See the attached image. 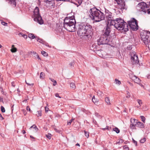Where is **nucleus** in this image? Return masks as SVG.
I'll use <instances>...</instances> for the list:
<instances>
[{"mask_svg": "<svg viewBox=\"0 0 150 150\" xmlns=\"http://www.w3.org/2000/svg\"><path fill=\"white\" fill-rule=\"evenodd\" d=\"M74 16L71 17H67L65 18L64 22L63 27L67 30L70 32L75 31V24L76 22Z\"/></svg>", "mask_w": 150, "mask_h": 150, "instance_id": "obj_3", "label": "nucleus"}, {"mask_svg": "<svg viewBox=\"0 0 150 150\" xmlns=\"http://www.w3.org/2000/svg\"><path fill=\"white\" fill-rule=\"evenodd\" d=\"M43 45H45L46 46L48 47H51V46H50L49 45L48 43L45 41L44 42V43L43 44Z\"/></svg>", "mask_w": 150, "mask_h": 150, "instance_id": "obj_47", "label": "nucleus"}, {"mask_svg": "<svg viewBox=\"0 0 150 150\" xmlns=\"http://www.w3.org/2000/svg\"><path fill=\"white\" fill-rule=\"evenodd\" d=\"M18 35L20 37H22L25 39H26L27 38V35L24 34L22 33H19L18 34Z\"/></svg>", "mask_w": 150, "mask_h": 150, "instance_id": "obj_22", "label": "nucleus"}, {"mask_svg": "<svg viewBox=\"0 0 150 150\" xmlns=\"http://www.w3.org/2000/svg\"><path fill=\"white\" fill-rule=\"evenodd\" d=\"M135 126H136V124H131L130 125V127L132 129H136Z\"/></svg>", "mask_w": 150, "mask_h": 150, "instance_id": "obj_30", "label": "nucleus"}, {"mask_svg": "<svg viewBox=\"0 0 150 150\" xmlns=\"http://www.w3.org/2000/svg\"><path fill=\"white\" fill-rule=\"evenodd\" d=\"M49 108L46 107H45V111L46 112H47L48 111Z\"/></svg>", "mask_w": 150, "mask_h": 150, "instance_id": "obj_56", "label": "nucleus"}, {"mask_svg": "<svg viewBox=\"0 0 150 150\" xmlns=\"http://www.w3.org/2000/svg\"><path fill=\"white\" fill-rule=\"evenodd\" d=\"M17 51V48L14 47V45H12L11 46V52H15Z\"/></svg>", "mask_w": 150, "mask_h": 150, "instance_id": "obj_17", "label": "nucleus"}, {"mask_svg": "<svg viewBox=\"0 0 150 150\" xmlns=\"http://www.w3.org/2000/svg\"><path fill=\"white\" fill-rule=\"evenodd\" d=\"M0 119L1 120H2L3 119H4V118L3 117L2 115L0 114Z\"/></svg>", "mask_w": 150, "mask_h": 150, "instance_id": "obj_55", "label": "nucleus"}, {"mask_svg": "<svg viewBox=\"0 0 150 150\" xmlns=\"http://www.w3.org/2000/svg\"><path fill=\"white\" fill-rule=\"evenodd\" d=\"M1 24L4 26H7L8 23H6L4 21H2L1 22Z\"/></svg>", "mask_w": 150, "mask_h": 150, "instance_id": "obj_45", "label": "nucleus"}, {"mask_svg": "<svg viewBox=\"0 0 150 150\" xmlns=\"http://www.w3.org/2000/svg\"><path fill=\"white\" fill-rule=\"evenodd\" d=\"M128 83L130 84V85L132 86H133L132 84V83H131L130 82H129Z\"/></svg>", "mask_w": 150, "mask_h": 150, "instance_id": "obj_61", "label": "nucleus"}, {"mask_svg": "<svg viewBox=\"0 0 150 150\" xmlns=\"http://www.w3.org/2000/svg\"><path fill=\"white\" fill-rule=\"evenodd\" d=\"M131 124L136 125L137 123V120L134 118H132L131 119Z\"/></svg>", "mask_w": 150, "mask_h": 150, "instance_id": "obj_20", "label": "nucleus"}, {"mask_svg": "<svg viewBox=\"0 0 150 150\" xmlns=\"http://www.w3.org/2000/svg\"><path fill=\"white\" fill-rule=\"evenodd\" d=\"M92 27L90 25L82 24L79 26L77 33L81 38L89 39L92 37Z\"/></svg>", "mask_w": 150, "mask_h": 150, "instance_id": "obj_1", "label": "nucleus"}, {"mask_svg": "<svg viewBox=\"0 0 150 150\" xmlns=\"http://www.w3.org/2000/svg\"><path fill=\"white\" fill-rule=\"evenodd\" d=\"M132 141L133 143L135 144V145L137 146V142L134 140L133 139H132Z\"/></svg>", "mask_w": 150, "mask_h": 150, "instance_id": "obj_51", "label": "nucleus"}, {"mask_svg": "<svg viewBox=\"0 0 150 150\" xmlns=\"http://www.w3.org/2000/svg\"><path fill=\"white\" fill-rule=\"evenodd\" d=\"M110 24H108L105 30L104 31V34L103 35H104L106 37H108L109 36L110 32Z\"/></svg>", "mask_w": 150, "mask_h": 150, "instance_id": "obj_11", "label": "nucleus"}, {"mask_svg": "<svg viewBox=\"0 0 150 150\" xmlns=\"http://www.w3.org/2000/svg\"><path fill=\"white\" fill-rule=\"evenodd\" d=\"M28 37L29 38L32 39H34L35 38L34 34H33L32 33L29 34L28 35Z\"/></svg>", "mask_w": 150, "mask_h": 150, "instance_id": "obj_27", "label": "nucleus"}, {"mask_svg": "<svg viewBox=\"0 0 150 150\" xmlns=\"http://www.w3.org/2000/svg\"><path fill=\"white\" fill-rule=\"evenodd\" d=\"M111 41L109 37L102 35L97 40V44L98 45L103 44L110 45Z\"/></svg>", "mask_w": 150, "mask_h": 150, "instance_id": "obj_7", "label": "nucleus"}, {"mask_svg": "<svg viewBox=\"0 0 150 150\" xmlns=\"http://www.w3.org/2000/svg\"><path fill=\"white\" fill-rule=\"evenodd\" d=\"M37 41L42 44H43L44 43V42H45L43 40L40 38H38Z\"/></svg>", "mask_w": 150, "mask_h": 150, "instance_id": "obj_28", "label": "nucleus"}, {"mask_svg": "<svg viewBox=\"0 0 150 150\" xmlns=\"http://www.w3.org/2000/svg\"><path fill=\"white\" fill-rule=\"evenodd\" d=\"M105 101L108 105H110L111 104L110 101L108 97H106L105 98Z\"/></svg>", "mask_w": 150, "mask_h": 150, "instance_id": "obj_21", "label": "nucleus"}, {"mask_svg": "<svg viewBox=\"0 0 150 150\" xmlns=\"http://www.w3.org/2000/svg\"><path fill=\"white\" fill-rule=\"evenodd\" d=\"M27 102V100H25L23 101V102H25L26 103Z\"/></svg>", "mask_w": 150, "mask_h": 150, "instance_id": "obj_62", "label": "nucleus"}, {"mask_svg": "<svg viewBox=\"0 0 150 150\" xmlns=\"http://www.w3.org/2000/svg\"><path fill=\"white\" fill-rule=\"evenodd\" d=\"M140 117H141V119H142V120L144 122H145V117H144V116H140Z\"/></svg>", "mask_w": 150, "mask_h": 150, "instance_id": "obj_39", "label": "nucleus"}, {"mask_svg": "<svg viewBox=\"0 0 150 150\" xmlns=\"http://www.w3.org/2000/svg\"><path fill=\"white\" fill-rule=\"evenodd\" d=\"M131 29L133 30H137L138 29V26L137 24H130V25H129Z\"/></svg>", "mask_w": 150, "mask_h": 150, "instance_id": "obj_14", "label": "nucleus"}, {"mask_svg": "<svg viewBox=\"0 0 150 150\" xmlns=\"http://www.w3.org/2000/svg\"><path fill=\"white\" fill-rule=\"evenodd\" d=\"M124 142V140L122 139H120L118 140V141L115 144H120Z\"/></svg>", "mask_w": 150, "mask_h": 150, "instance_id": "obj_23", "label": "nucleus"}, {"mask_svg": "<svg viewBox=\"0 0 150 150\" xmlns=\"http://www.w3.org/2000/svg\"><path fill=\"white\" fill-rule=\"evenodd\" d=\"M26 109L27 110H29L30 111V109L28 106H27L26 107Z\"/></svg>", "mask_w": 150, "mask_h": 150, "instance_id": "obj_52", "label": "nucleus"}, {"mask_svg": "<svg viewBox=\"0 0 150 150\" xmlns=\"http://www.w3.org/2000/svg\"><path fill=\"white\" fill-rule=\"evenodd\" d=\"M33 17L34 21L37 22L40 25L43 24V21L39 13V9L38 7H36L35 8L33 11Z\"/></svg>", "mask_w": 150, "mask_h": 150, "instance_id": "obj_5", "label": "nucleus"}, {"mask_svg": "<svg viewBox=\"0 0 150 150\" xmlns=\"http://www.w3.org/2000/svg\"><path fill=\"white\" fill-rule=\"evenodd\" d=\"M12 5L16 6L15 0H8Z\"/></svg>", "mask_w": 150, "mask_h": 150, "instance_id": "obj_31", "label": "nucleus"}, {"mask_svg": "<svg viewBox=\"0 0 150 150\" xmlns=\"http://www.w3.org/2000/svg\"><path fill=\"white\" fill-rule=\"evenodd\" d=\"M46 137L49 139H50L51 138V137L52 135L50 133H48L47 134H46Z\"/></svg>", "mask_w": 150, "mask_h": 150, "instance_id": "obj_34", "label": "nucleus"}, {"mask_svg": "<svg viewBox=\"0 0 150 150\" xmlns=\"http://www.w3.org/2000/svg\"><path fill=\"white\" fill-rule=\"evenodd\" d=\"M89 12L90 17L96 22L103 20L105 18L104 14L95 7L91 8Z\"/></svg>", "mask_w": 150, "mask_h": 150, "instance_id": "obj_2", "label": "nucleus"}, {"mask_svg": "<svg viewBox=\"0 0 150 150\" xmlns=\"http://www.w3.org/2000/svg\"><path fill=\"white\" fill-rule=\"evenodd\" d=\"M53 83H53V86H55L57 84V83L56 81H55L54 82H53Z\"/></svg>", "mask_w": 150, "mask_h": 150, "instance_id": "obj_57", "label": "nucleus"}, {"mask_svg": "<svg viewBox=\"0 0 150 150\" xmlns=\"http://www.w3.org/2000/svg\"><path fill=\"white\" fill-rule=\"evenodd\" d=\"M70 86L71 87L74 89H75L76 88L75 84L74 83H71L70 84Z\"/></svg>", "mask_w": 150, "mask_h": 150, "instance_id": "obj_25", "label": "nucleus"}, {"mask_svg": "<svg viewBox=\"0 0 150 150\" xmlns=\"http://www.w3.org/2000/svg\"><path fill=\"white\" fill-rule=\"evenodd\" d=\"M113 130L116 132L117 133H119L120 132V129L117 127L113 128Z\"/></svg>", "mask_w": 150, "mask_h": 150, "instance_id": "obj_26", "label": "nucleus"}, {"mask_svg": "<svg viewBox=\"0 0 150 150\" xmlns=\"http://www.w3.org/2000/svg\"><path fill=\"white\" fill-rule=\"evenodd\" d=\"M11 83L12 86L13 87H15V82H14L13 81V82H12Z\"/></svg>", "mask_w": 150, "mask_h": 150, "instance_id": "obj_50", "label": "nucleus"}, {"mask_svg": "<svg viewBox=\"0 0 150 150\" xmlns=\"http://www.w3.org/2000/svg\"><path fill=\"white\" fill-rule=\"evenodd\" d=\"M22 132L23 133V134H24L25 133V131L24 130H23L22 131Z\"/></svg>", "mask_w": 150, "mask_h": 150, "instance_id": "obj_60", "label": "nucleus"}, {"mask_svg": "<svg viewBox=\"0 0 150 150\" xmlns=\"http://www.w3.org/2000/svg\"><path fill=\"white\" fill-rule=\"evenodd\" d=\"M84 132L85 136L87 137V138H88L89 137L88 133L85 130L84 131Z\"/></svg>", "mask_w": 150, "mask_h": 150, "instance_id": "obj_43", "label": "nucleus"}, {"mask_svg": "<svg viewBox=\"0 0 150 150\" xmlns=\"http://www.w3.org/2000/svg\"><path fill=\"white\" fill-rule=\"evenodd\" d=\"M41 53L43 56H46L47 55V53L44 51H42L41 52Z\"/></svg>", "mask_w": 150, "mask_h": 150, "instance_id": "obj_36", "label": "nucleus"}, {"mask_svg": "<svg viewBox=\"0 0 150 150\" xmlns=\"http://www.w3.org/2000/svg\"><path fill=\"white\" fill-rule=\"evenodd\" d=\"M54 130L56 132H57L58 133H60V131L59 130H58L57 129L55 128L54 129Z\"/></svg>", "mask_w": 150, "mask_h": 150, "instance_id": "obj_53", "label": "nucleus"}, {"mask_svg": "<svg viewBox=\"0 0 150 150\" xmlns=\"http://www.w3.org/2000/svg\"><path fill=\"white\" fill-rule=\"evenodd\" d=\"M112 24L111 25H113L119 30H124L126 32L128 30L127 24L123 20L120 18L115 19V21H112Z\"/></svg>", "mask_w": 150, "mask_h": 150, "instance_id": "obj_4", "label": "nucleus"}, {"mask_svg": "<svg viewBox=\"0 0 150 150\" xmlns=\"http://www.w3.org/2000/svg\"><path fill=\"white\" fill-rule=\"evenodd\" d=\"M115 83L116 84H118V85H120L121 83V81L117 79H115Z\"/></svg>", "mask_w": 150, "mask_h": 150, "instance_id": "obj_29", "label": "nucleus"}, {"mask_svg": "<svg viewBox=\"0 0 150 150\" xmlns=\"http://www.w3.org/2000/svg\"><path fill=\"white\" fill-rule=\"evenodd\" d=\"M32 128H33L35 129V132H37L38 130V129L37 128V127L35 125H33L29 129H31Z\"/></svg>", "mask_w": 150, "mask_h": 150, "instance_id": "obj_18", "label": "nucleus"}, {"mask_svg": "<svg viewBox=\"0 0 150 150\" xmlns=\"http://www.w3.org/2000/svg\"><path fill=\"white\" fill-rule=\"evenodd\" d=\"M131 79L136 83L139 84L140 83V79L136 76L134 75L132 76V77H131Z\"/></svg>", "mask_w": 150, "mask_h": 150, "instance_id": "obj_12", "label": "nucleus"}, {"mask_svg": "<svg viewBox=\"0 0 150 150\" xmlns=\"http://www.w3.org/2000/svg\"><path fill=\"white\" fill-rule=\"evenodd\" d=\"M136 126L141 128H143L144 126V124L141 122H137V124L136 125Z\"/></svg>", "mask_w": 150, "mask_h": 150, "instance_id": "obj_16", "label": "nucleus"}, {"mask_svg": "<svg viewBox=\"0 0 150 150\" xmlns=\"http://www.w3.org/2000/svg\"><path fill=\"white\" fill-rule=\"evenodd\" d=\"M74 120V119H71V120H70L68 122L67 125H70L71 124V122Z\"/></svg>", "mask_w": 150, "mask_h": 150, "instance_id": "obj_38", "label": "nucleus"}, {"mask_svg": "<svg viewBox=\"0 0 150 150\" xmlns=\"http://www.w3.org/2000/svg\"><path fill=\"white\" fill-rule=\"evenodd\" d=\"M30 54L34 57L41 60L39 56L36 52H34V51H31L30 52Z\"/></svg>", "mask_w": 150, "mask_h": 150, "instance_id": "obj_15", "label": "nucleus"}, {"mask_svg": "<svg viewBox=\"0 0 150 150\" xmlns=\"http://www.w3.org/2000/svg\"><path fill=\"white\" fill-rule=\"evenodd\" d=\"M36 115L38 117L41 116L42 115V112L41 111H37Z\"/></svg>", "mask_w": 150, "mask_h": 150, "instance_id": "obj_32", "label": "nucleus"}, {"mask_svg": "<svg viewBox=\"0 0 150 150\" xmlns=\"http://www.w3.org/2000/svg\"><path fill=\"white\" fill-rule=\"evenodd\" d=\"M74 62L73 61L72 62H71V63H70L69 64V65L71 67H74Z\"/></svg>", "mask_w": 150, "mask_h": 150, "instance_id": "obj_44", "label": "nucleus"}, {"mask_svg": "<svg viewBox=\"0 0 150 150\" xmlns=\"http://www.w3.org/2000/svg\"><path fill=\"white\" fill-rule=\"evenodd\" d=\"M83 0H78V3L79 4V5H80L82 3V1Z\"/></svg>", "mask_w": 150, "mask_h": 150, "instance_id": "obj_48", "label": "nucleus"}, {"mask_svg": "<svg viewBox=\"0 0 150 150\" xmlns=\"http://www.w3.org/2000/svg\"><path fill=\"white\" fill-rule=\"evenodd\" d=\"M150 32L147 31H143L141 32V38L145 45L148 44Z\"/></svg>", "mask_w": 150, "mask_h": 150, "instance_id": "obj_8", "label": "nucleus"}, {"mask_svg": "<svg viewBox=\"0 0 150 150\" xmlns=\"http://www.w3.org/2000/svg\"><path fill=\"white\" fill-rule=\"evenodd\" d=\"M127 95L126 96V97L127 98H129L130 97V93L129 91H127Z\"/></svg>", "mask_w": 150, "mask_h": 150, "instance_id": "obj_46", "label": "nucleus"}, {"mask_svg": "<svg viewBox=\"0 0 150 150\" xmlns=\"http://www.w3.org/2000/svg\"><path fill=\"white\" fill-rule=\"evenodd\" d=\"M1 93L3 94H4V92L3 90V89L1 88Z\"/></svg>", "mask_w": 150, "mask_h": 150, "instance_id": "obj_59", "label": "nucleus"}, {"mask_svg": "<svg viewBox=\"0 0 150 150\" xmlns=\"http://www.w3.org/2000/svg\"><path fill=\"white\" fill-rule=\"evenodd\" d=\"M146 139L145 138H144L143 139H142L140 140V142L141 143H144L146 141Z\"/></svg>", "mask_w": 150, "mask_h": 150, "instance_id": "obj_37", "label": "nucleus"}, {"mask_svg": "<svg viewBox=\"0 0 150 150\" xmlns=\"http://www.w3.org/2000/svg\"><path fill=\"white\" fill-rule=\"evenodd\" d=\"M44 1L47 3H48L50 4L51 2H52L54 1V0H44Z\"/></svg>", "mask_w": 150, "mask_h": 150, "instance_id": "obj_41", "label": "nucleus"}, {"mask_svg": "<svg viewBox=\"0 0 150 150\" xmlns=\"http://www.w3.org/2000/svg\"><path fill=\"white\" fill-rule=\"evenodd\" d=\"M131 61L133 64H137L139 63L138 56L135 52L131 53Z\"/></svg>", "mask_w": 150, "mask_h": 150, "instance_id": "obj_10", "label": "nucleus"}, {"mask_svg": "<svg viewBox=\"0 0 150 150\" xmlns=\"http://www.w3.org/2000/svg\"><path fill=\"white\" fill-rule=\"evenodd\" d=\"M30 137L31 138H33V139H35V138L33 136H30Z\"/></svg>", "mask_w": 150, "mask_h": 150, "instance_id": "obj_64", "label": "nucleus"}, {"mask_svg": "<svg viewBox=\"0 0 150 150\" xmlns=\"http://www.w3.org/2000/svg\"><path fill=\"white\" fill-rule=\"evenodd\" d=\"M137 101L139 105L141 106L142 104V100L140 99H137Z\"/></svg>", "mask_w": 150, "mask_h": 150, "instance_id": "obj_35", "label": "nucleus"}, {"mask_svg": "<svg viewBox=\"0 0 150 150\" xmlns=\"http://www.w3.org/2000/svg\"><path fill=\"white\" fill-rule=\"evenodd\" d=\"M123 149L126 150H129V147L127 145H125L123 146Z\"/></svg>", "mask_w": 150, "mask_h": 150, "instance_id": "obj_40", "label": "nucleus"}, {"mask_svg": "<svg viewBox=\"0 0 150 150\" xmlns=\"http://www.w3.org/2000/svg\"><path fill=\"white\" fill-rule=\"evenodd\" d=\"M105 128H106V129H108V130H109V129L108 128V126H106V127Z\"/></svg>", "mask_w": 150, "mask_h": 150, "instance_id": "obj_63", "label": "nucleus"}, {"mask_svg": "<svg viewBox=\"0 0 150 150\" xmlns=\"http://www.w3.org/2000/svg\"><path fill=\"white\" fill-rule=\"evenodd\" d=\"M92 100L95 105H97L98 104V100L97 99H96L94 96L92 98Z\"/></svg>", "mask_w": 150, "mask_h": 150, "instance_id": "obj_19", "label": "nucleus"}, {"mask_svg": "<svg viewBox=\"0 0 150 150\" xmlns=\"http://www.w3.org/2000/svg\"><path fill=\"white\" fill-rule=\"evenodd\" d=\"M150 7H148L146 4L144 2H142L139 3L137 6V9L140 11H142L144 13H147L150 14V3H149Z\"/></svg>", "mask_w": 150, "mask_h": 150, "instance_id": "obj_6", "label": "nucleus"}, {"mask_svg": "<svg viewBox=\"0 0 150 150\" xmlns=\"http://www.w3.org/2000/svg\"><path fill=\"white\" fill-rule=\"evenodd\" d=\"M45 77V74L44 73L42 72L40 74V78L41 79H43Z\"/></svg>", "mask_w": 150, "mask_h": 150, "instance_id": "obj_33", "label": "nucleus"}, {"mask_svg": "<svg viewBox=\"0 0 150 150\" xmlns=\"http://www.w3.org/2000/svg\"><path fill=\"white\" fill-rule=\"evenodd\" d=\"M105 17L108 21V24H110V25H111L112 24V21H115V20L111 12L106 9H105Z\"/></svg>", "mask_w": 150, "mask_h": 150, "instance_id": "obj_9", "label": "nucleus"}, {"mask_svg": "<svg viewBox=\"0 0 150 150\" xmlns=\"http://www.w3.org/2000/svg\"><path fill=\"white\" fill-rule=\"evenodd\" d=\"M128 23L129 25H130V24L135 25L137 24V21L134 18H132L130 21H128Z\"/></svg>", "mask_w": 150, "mask_h": 150, "instance_id": "obj_13", "label": "nucleus"}, {"mask_svg": "<svg viewBox=\"0 0 150 150\" xmlns=\"http://www.w3.org/2000/svg\"><path fill=\"white\" fill-rule=\"evenodd\" d=\"M97 94L98 96L100 97H102L103 96V93L101 91H98L97 92Z\"/></svg>", "mask_w": 150, "mask_h": 150, "instance_id": "obj_24", "label": "nucleus"}, {"mask_svg": "<svg viewBox=\"0 0 150 150\" xmlns=\"http://www.w3.org/2000/svg\"><path fill=\"white\" fill-rule=\"evenodd\" d=\"M25 82H26V83L28 85H30V86H33V83H32V84H30L29 83H27V82H26V81H25Z\"/></svg>", "mask_w": 150, "mask_h": 150, "instance_id": "obj_54", "label": "nucleus"}, {"mask_svg": "<svg viewBox=\"0 0 150 150\" xmlns=\"http://www.w3.org/2000/svg\"><path fill=\"white\" fill-rule=\"evenodd\" d=\"M50 80L51 81L53 82L55 81L53 79H52L51 78H50Z\"/></svg>", "mask_w": 150, "mask_h": 150, "instance_id": "obj_58", "label": "nucleus"}, {"mask_svg": "<svg viewBox=\"0 0 150 150\" xmlns=\"http://www.w3.org/2000/svg\"><path fill=\"white\" fill-rule=\"evenodd\" d=\"M1 110L2 112H5V110L4 107L3 106L1 107Z\"/></svg>", "mask_w": 150, "mask_h": 150, "instance_id": "obj_42", "label": "nucleus"}, {"mask_svg": "<svg viewBox=\"0 0 150 150\" xmlns=\"http://www.w3.org/2000/svg\"><path fill=\"white\" fill-rule=\"evenodd\" d=\"M55 96L57 97H58L59 98H61V97L59 95V94L58 93H56L55 94Z\"/></svg>", "mask_w": 150, "mask_h": 150, "instance_id": "obj_49", "label": "nucleus"}]
</instances>
